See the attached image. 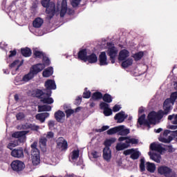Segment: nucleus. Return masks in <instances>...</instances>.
Masks as SVG:
<instances>
[{
	"instance_id": "1",
	"label": "nucleus",
	"mask_w": 177,
	"mask_h": 177,
	"mask_svg": "<svg viewBox=\"0 0 177 177\" xmlns=\"http://www.w3.org/2000/svg\"><path fill=\"white\" fill-rule=\"evenodd\" d=\"M42 62L43 64H36L30 67L29 73L25 75L22 78L24 82H28V81L32 80L35 75H37L39 73H41L45 67L50 65V59L45 55L42 57Z\"/></svg>"
},
{
	"instance_id": "2",
	"label": "nucleus",
	"mask_w": 177,
	"mask_h": 177,
	"mask_svg": "<svg viewBox=\"0 0 177 177\" xmlns=\"http://www.w3.org/2000/svg\"><path fill=\"white\" fill-rule=\"evenodd\" d=\"M156 120L157 112L153 111L148 114L147 119H146V114H142L141 116H140L138 119V124H139L140 127L144 125V127H147V128L150 129L151 125L156 124Z\"/></svg>"
},
{
	"instance_id": "3",
	"label": "nucleus",
	"mask_w": 177,
	"mask_h": 177,
	"mask_svg": "<svg viewBox=\"0 0 177 177\" xmlns=\"http://www.w3.org/2000/svg\"><path fill=\"white\" fill-rule=\"evenodd\" d=\"M41 6L43 8H46V12L48 15V20H52L56 12H59V9L56 10V4L55 2L50 1V0H41Z\"/></svg>"
},
{
	"instance_id": "4",
	"label": "nucleus",
	"mask_w": 177,
	"mask_h": 177,
	"mask_svg": "<svg viewBox=\"0 0 177 177\" xmlns=\"http://www.w3.org/2000/svg\"><path fill=\"white\" fill-rule=\"evenodd\" d=\"M35 95L37 99H40V102L44 104H52L55 102L53 98L50 97L52 93H45L44 91L37 88L35 91Z\"/></svg>"
},
{
	"instance_id": "5",
	"label": "nucleus",
	"mask_w": 177,
	"mask_h": 177,
	"mask_svg": "<svg viewBox=\"0 0 177 177\" xmlns=\"http://www.w3.org/2000/svg\"><path fill=\"white\" fill-rule=\"evenodd\" d=\"M38 146V142H34L31 144V158L33 165H38L41 162V156L39 155V149L37 148Z\"/></svg>"
},
{
	"instance_id": "6",
	"label": "nucleus",
	"mask_w": 177,
	"mask_h": 177,
	"mask_svg": "<svg viewBox=\"0 0 177 177\" xmlns=\"http://www.w3.org/2000/svg\"><path fill=\"white\" fill-rule=\"evenodd\" d=\"M158 173L165 177H176L177 174L175 171L165 165H161L158 167Z\"/></svg>"
},
{
	"instance_id": "7",
	"label": "nucleus",
	"mask_w": 177,
	"mask_h": 177,
	"mask_svg": "<svg viewBox=\"0 0 177 177\" xmlns=\"http://www.w3.org/2000/svg\"><path fill=\"white\" fill-rule=\"evenodd\" d=\"M140 169L141 172H145V171H146L147 169V171L148 172H150V174H154V172H156V164L151 163L150 162H147L145 165V158H141Z\"/></svg>"
},
{
	"instance_id": "8",
	"label": "nucleus",
	"mask_w": 177,
	"mask_h": 177,
	"mask_svg": "<svg viewBox=\"0 0 177 177\" xmlns=\"http://www.w3.org/2000/svg\"><path fill=\"white\" fill-rule=\"evenodd\" d=\"M106 53L108 56H109V59L111 60V63L112 64H114L115 63V58L117 57V55H118V48H117L114 46H109L106 50Z\"/></svg>"
},
{
	"instance_id": "9",
	"label": "nucleus",
	"mask_w": 177,
	"mask_h": 177,
	"mask_svg": "<svg viewBox=\"0 0 177 177\" xmlns=\"http://www.w3.org/2000/svg\"><path fill=\"white\" fill-rule=\"evenodd\" d=\"M10 165L12 171H14V172H17V174H19V172H21V171L26 168V165H24V162L19 160H13Z\"/></svg>"
},
{
	"instance_id": "10",
	"label": "nucleus",
	"mask_w": 177,
	"mask_h": 177,
	"mask_svg": "<svg viewBox=\"0 0 177 177\" xmlns=\"http://www.w3.org/2000/svg\"><path fill=\"white\" fill-rule=\"evenodd\" d=\"M57 149L61 150V151H66L67 149H68V143H67V140L64 139L63 137H59L57 141Z\"/></svg>"
},
{
	"instance_id": "11",
	"label": "nucleus",
	"mask_w": 177,
	"mask_h": 177,
	"mask_svg": "<svg viewBox=\"0 0 177 177\" xmlns=\"http://www.w3.org/2000/svg\"><path fill=\"white\" fill-rule=\"evenodd\" d=\"M44 86L46 88L42 89L43 92L52 93V90L56 89V83H55L54 80H48L46 81Z\"/></svg>"
},
{
	"instance_id": "12",
	"label": "nucleus",
	"mask_w": 177,
	"mask_h": 177,
	"mask_svg": "<svg viewBox=\"0 0 177 177\" xmlns=\"http://www.w3.org/2000/svg\"><path fill=\"white\" fill-rule=\"evenodd\" d=\"M11 156L14 158H24V151L23 147H19L17 149H14L11 151Z\"/></svg>"
},
{
	"instance_id": "13",
	"label": "nucleus",
	"mask_w": 177,
	"mask_h": 177,
	"mask_svg": "<svg viewBox=\"0 0 177 177\" xmlns=\"http://www.w3.org/2000/svg\"><path fill=\"white\" fill-rule=\"evenodd\" d=\"M149 149L152 151H158V153H162V151L165 150V148L162 147L161 144H157L156 142L151 143L149 146Z\"/></svg>"
},
{
	"instance_id": "14",
	"label": "nucleus",
	"mask_w": 177,
	"mask_h": 177,
	"mask_svg": "<svg viewBox=\"0 0 177 177\" xmlns=\"http://www.w3.org/2000/svg\"><path fill=\"white\" fill-rule=\"evenodd\" d=\"M102 157L105 161L110 162V160H111V149H110V147L104 148Z\"/></svg>"
},
{
	"instance_id": "15",
	"label": "nucleus",
	"mask_w": 177,
	"mask_h": 177,
	"mask_svg": "<svg viewBox=\"0 0 177 177\" xmlns=\"http://www.w3.org/2000/svg\"><path fill=\"white\" fill-rule=\"evenodd\" d=\"M98 60L100 62V66H107L109 62H107V55H106V52H101L99 57Z\"/></svg>"
},
{
	"instance_id": "16",
	"label": "nucleus",
	"mask_w": 177,
	"mask_h": 177,
	"mask_svg": "<svg viewBox=\"0 0 177 177\" xmlns=\"http://www.w3.org/2000/svg\"><path fill=\"white\" fill-rule=\"evenodd\" d=\"M127 57H129V51L127 49L121 50L119 53L118 60L124 62Z\"/></svg>"
},
{
	"instance_id": "17",
	"label": "nucleus",
	"mask_w": 177,
	"mask_h": 177,
	"mask_svg": "<svg viewBox=\"0 0 177 177\" xmlns=\"http://www.w3.org/2000/svg\"><path fill=\"white\" fill-rule=\"evenodd\" d=\"M115 44L117 43L114 37L110 38V37H108L101 39V45H115Z\"/></svg>"
},
{
	"instance_id": "18",
	"label": "nucleus",
	"mask_w": 177,
	"mask_h": 177,
	"mask_svg": "<svg viewBox=\"0 0 177 177\" xmlns=\"http://www.w3.org/2000/svg\"><path fill=\"white\" fill-rule=\"evenodd\" d=\"M148 155L149 156L151 160H152L155 162H157V164H160L161 162V155L153 153L151 151H149L148 153Z\"/></svg>"
},
{
	"instance_id": "19",
	"label": "nucleus",
	"mask_w": 177,
	"mask_h": 177,
	"mask_svg": "<svg viewBox=\"0 0 177 177\" xmlns=\"http://www.w3.org/2000/svg\"><path fill=\"white\" fill-rule=\"evenodd\" d=\"M50 114L48 112L37 113L35 116L36 120H38L41 124L45 122V120L49 117Z\"/></svg>"
},
{
	"instance_id": "20",
	"label": "nucleus",
	"mask_w": 177,
	"mask_h": 177,
	"mask_svg": "<svg viewBox=\"0 0 177 177\" xmlns=\"http://www.w3.org/2000/svg\"><path fill=\"white\" fill-rule=\"evenodd\" d=\"M125 118H127V117H125V112L122 111L116 113L114 117V120H116L118 121L117 122L119 124L124 122V121H125Z\"/></svg>"
},
{
	"instance_id": "21",
	"label": "nucleus",
	"mask_w": 177,
	"mask_h": 177,
	"mask_svg": "<svg viewBox=\"0 0 177 177\" xmlns=\"http://www.w3.org/2000/svg\"><path fill=\"white\" fill-rule=\"evenodd\" d=\"M168 114H169V108H166L164 111L159 110L158 113H156V118H158V120H162L164 115H168Z\"/></svg>"
},
{
	"instance_id": "22",
	"label": "nucleus",
	"mask_w": 177,
	"mask_h": 177,
	"mask_svg": "<svg viewBox=\"0 0 177 177\" xmlns=\"http://www.w3.org/2000/svg\"><path fill=\"white\" fill-rule=\"evenodd\" d=\"M66 117L64 112L57 111L55 113V118L57 122H63V118Z\"/></svg>"
},
{
	"instance_id": "23",
	"label": "nucleus",
	"mask_w": 177,
	"mask_h": 177,
	"mask_svg": "<svg viewBox=\"0 0 177 177\" xmlns=\"http://www.w3.org/2000/svg\"><path fill=\"white\" fill-rule=\"evenodd\" d=\"M88 52H86V49H82L78 53V59L80 60H83V62H86V59L88 57Z\"/></svg>"
},
{
	"instance_id": "24",
	"label": "nucleus",
	"mask_w": 177,
	"mask_h": 177,
	"mask_svg": "<svg viewBox=\"0 0 177 177\" xmlns=\"http://www.w3.org/2000/svg\"><path fill=\"white\" fill-rule=\"evenodd\" d=\"M43 24L44 19L41 17L36 18L32 22V26L35 27V28H39L42 26Z\"/></svg>"
},
{
	"instance_id": "25",
	"label": "nucleus",
	"mask_w": 177,
	"mask_h": 177,
	"mask_svg": "<svg viewBox=\"0 0 177 177\" xmlns=\"http://www.w3.org/2000/svg\"><path fill=\"white\" fill-rule=\"evenodd\" d=\"M67 13V1L63 0L62 3V8L60 11V17H64Z\"/></svg>"
},
{
	"instance_id": "26",
	"label": "nucleus",
	"mask_w": 177,
	"mask_h": 177,
	"mask_svg": "<svg viewBox=\"0 0 177 177\" xmlns=\"http://www.w3.org/2000/svg\"><path fill=\"white\" fill-rule=\"evenodd\" d=\"M86 62H88L91 64H93L97 62V55L95 53H91L90 55H87Z\"/></svg>"
},
{
	"instance_id": "27",
	"label": "nucleus",
	"mask_w": 177,
	"mask_h": 177,
	"mask_svg": "<svg viewBox=\"0 0 177 177\" xmlns=\"http://www.w3.org/2000/svg\"><path fill=\"white\" fill-rule=\"evenodd\" d=\"M28 131H17L12 134V138H15V139H19V138H23V136H26L27 133H28Z\"/></svg>"
},
{
	"instance_id": "28",
	"label": "nucleus",
	"mask_w": 177,
	"mask_h": 177,
	"mask_svg": "<svg viewBox=\"0 0 177 177\" xmlns=\"http://www.w3.org/2000/svg\"><path fill=\"white\" fill-rule=\"evenodd\" d=\"M133 64V59L132 58H128L125 60H123L122 62V68H128L129 66H132Z\"/></svg>"
},
{
	"instance_id": "29",
	"label": "nucleus",
	"mask_w": 177,
	"mask_h": 177,
	"mask_svg": "<svg viewBox=\"0 0 177 177\" xmlns=\"http://www.w3.org/2000/svg\"><path fill=\"white\" fill-rule=\"evenodd\" d=\"M52 106L50 105L44 104V105H39L38 106V112L42 113L43 111H51Z\"/></svg>"
},
{
	"instance_id": "30",
	"label": "nucleus",
	"mask_w": 177,
	"mask_h": 177,
	"mask_svg": "<svg viewBox=\"0 0 177 177\" xmlns=\"http://www.w3.org/2000/svg\"><path fill=\"white\" fill-rule=\"evenodd\" d=\"M53 74V68L52 66H50L46 69H45L42 73L43 77H44V78H48L50 77V75H52Z\"/></svg>"
},
{
	"instance_id": "31",
	"label": "nucleus",
	"mask_w": 177,
	"mask_h": 177,
	"mask_svg": "<svg viewBox=\"0 0 177 177\" xmlns=\"http://www.w3.org/2000/svg\"><path fill=\"white\" fill-rule=\"evenodd\" d=\"M103 94L101 92L97 91L92 94L91 98L90 99L91 101L92 100H100L102 99Z\"/></svg>"
},
{
	"instance_id": "32",
	"label": "nucleus",
	"mask_w": 177,
	"mask_h": 177,
	"mask_svg": "<svg viewBox=\"0 0 177 177\" xmlns=\"http://www.w3.org/2000/svg\"><path fill=\"white\" fill-rule=\"evenodd\" d=\"M20 63V64H19ZM23 65V62H20L19 59L15 60L11 64L9 65L10 68H15L16 66H17L16 68V71L20 68L21 66Z\"/></svg>"
},
{
	"instance_id": "33",
	"label": "nucleus",
	"mask_w": 177,
	"mask_h": 177,
	"mask_svg": "<svg viewBox=\"0 0 177 177\" xmlns=\"http://www.w3.org/2000/svg\"><path fill=\"white\" fill-rule=\"evenodd\" d=\"M120 131L121 130L118 126L109 129L106 131V133L107 135H115V133H119Z\"/></svg>"
},
{
	"instance_id": "34",
	"label": "nucleus",
	"mask_w": 177,
	"mask_h": 177,
	"mask_svg": "<svg viewBox=\"0 0 177 177\" xmlns=\"http://www.w3.org/2000/svg\"><path fill=\"white\" fill-rule=\"evenodd\" d=\"M120 131H119L118 135L120 136H127L129 133V129H124V126H119Z\"/></svg>"
},
{
	"instance_id": "35",
	"label": "nucleus",
	"mask_w": 177,
	"mask_h": 177,
	"mask_svg": "<svg viewBox=\"0 0 177 177\" xmlns=\"http://www.w3.org/2000/svg\"><path fill=\"white\" fill-rule=\"evenodd\" d=\"M21 53L22 55L24 56V57H30V56H31V49L28 48H22L21 50Z\"/></svg>"
},
{
	"instance_id": "36",
	"label": "nucleus",
	"mask_w": 177,
	"mask_h": 177,
	"mask_svg": "<svg viewBox=\"0 0 177 177\" xmlns=\"http://www.w3.org/2000/svg\"><path fill=\"white\" fill-rule=\"evenodd\" d=\"M129 146H130L129 144H128L127 142L122 143V144H118L116 145L115 149L118 151H121V150H124V149H128V147H129Z\"/></svg>"
},
{
	"instance_id": "37",
	"label": "nucleus",
	"mask_w": 177,
	"mask_h": 177,
	"mask_svg": "<svg viewBox=\"0 0 177 177\" xmlns=\"http://www.w3.org/2000/svg\"><path fill=\"white\" fill-rule=\"evenodd\" d=\"M33 55L35 56V59H42L45 56V54L42 51L34 50Z\"/></svg>"
},
{
	"instance_id": "38",
	"label": "nucleus",
	"mask_w": 177,
	"mask_h": 177,
	"mask_svg": "<svg viewBox=\"0 0 177 177\" xmlns=\"http://www.w3.org/2000/svg\"><path fill=\"white\" fill-rule=\"evenodd\" d=\"M102 100H104L105 103H111V102H113V97L109 93H105L102 95Z\"/></svg>"
},
{
	"instance_id": "39",
	"label": "nucleus",
	"mask_w": 177,
	"mask_h": 177,
	"mask_svg": "<svg viewBox=\"0 0 177 177\" xmlns=\"http://www.w3.org/2000/svg\"><path fill=\"white\" fill-rule=\"evenodd\" d=\"M143 56H145V53H143L142 51H140L137 53H135L133 57L136 62H139V60H141Z\"/></svg>"
},
{
	"instance_id": "40",
	"label": "nucleus",
	"mask_w": 177,
	"mask_h": 177,
	"mask_svg": "<svg viewBox=\"0 0 177 177\" xmlns=\"http://www.w3.org/2000/svg\"><path fill=\"white\" fill-rule=\"evenodd\" d=\"M160 142H162V143H171L172 140H174V138L172 136H169L168 138H165L164 137H160L159 138Z\"/></svg>"
},
{
	"instance_id": "41",
	"label": "nucleus",
	"mask_w": 177,
	"mask_h": 177,
	"mask_svg": "<svg viewBox=\"0 0 177 177\" xmlns=\"http://www.w3.org/2000/svg\"><path fill=\"white\" fill-rule=\"evenodd\" d=\"M170 103H172L171 102L170 98L166 99L163 104V110H165V109H169V112L170 113L171 111V105L169 104Z\"/></svg>"
},
{
	"instance_id": "42",
	"label": "nucleus",
	"mask_w": 177,
	"mask_h": 177,
	"mask_svg": "<svg viewBox=\"0 0 177 177\" xmlns=\"http://www.w3.org/2000/svg\"><path fill=\"white\" fill-rule=\"evenodd\" d=\"M115 142V138H111L105 140L104 145L105 147H110L113 145V143Z\"/></svg>"
},
{
	"instance_id": "43",
	"label": "nucleus",
	"mask_w": 177,
	"mask_h": 177,
	"mask_svg": "<svg viewBox=\"0 0 177 177\" xmlns=\"http://www.w3.org/2000/svg\"><path fill=\"white\" fill-rule=\"evenodd\" d=\"M125 143H127L128 145H129L130 143L131 145H138V143H139V140L128 137V139L125 141Z\"/></svg>"
},
{
	"instance_id": "44",
	"label": "nucleus",
	"mask_w": 177,
	"mask_h": 177,
	"mask_svg": "<svg viewBox=\"0 0 177 177\" xmlns=\"http://www.w3.org/2000/svg\"><path fill=\"white\" fill-rule=\"evenodd\" d=\"M78 157H80V150H78V149L73 150L72 151L71 159L72 160H77V159H78Z\"/></svg>"
},
{
	"instance_id": "45",
	"label": "nucleus",
	"mask_w": 177,
	"mask_h": 177,
	"mask_svg": "<svg viewBox=\"0 0 177 177\" xmlns=\"http://www.w3.org/2000/svg\"><path fill=\"white\" fill-rule=\"evenodd\" d=\"M109 107L110 104H107V102H102L100 104V109H101V110H104V111Z\"/></svg>"
},
{
	"instance_id": "46",
	"label": "nucleus",
	"mask_w": 177,
	"mask_h": 177,
	"mask_svg": "<svg viewBox=\"0 0 177 177\" xmlns=\"http://www.w3.org/2000/svg\"><path fill=\"white\" fill-rule=\"evenodd\" d=\"M103 113L105 117H110L113 114V110L109 107L104 110Z\"/></svg>"
},
{
	"instance_id": "47",
	"label": "nucleus",
	"mask_w": 177,
	"mask_h": 177,
	"mask_svg": "<svg viewBox=\"0 0 177 177\" xmlns=\"http://www.w3.org/2000/svg\"><path fill=\"white\" fill-rule=\"evenodd\" d=\"M29 129H30V131H35L37 132L39 129V126L35 124L29 123Z\"/></svg>"
},
{
	"instance_id": "48",
	"label": "nucleus",
	"mask_w": 177,
	"mask_h": 177,
	"mask_svg": "<svg viewBox=\"0 0 177 177\" xmlns=\"http://www.w3.org/2000/svg\"><path fill=\"white\" fill-rule=\"evenodd\" d=\"M139 151H134L131 153L130 158H131L132 160H138V158H139Z\"/></svg>"
},
{
	"instance_id": "49",
	"label": "nucleus",
	"mask_w": 177,
	"mask_h": 177,
	"mask_svg": "<svg viewBox=\"0 0 177 177\" xmlns=\"http://www.w3.org/2000/svg\"><path fill=\"white\" fill-rule=\"evenodd\" d=\"M177 99V92H174L170 95V100L171 103H175V101Z\"/></svg>"
},
{
	"instance_id": "50",
	"label": "nucleus",
	"mask_w": 177,
	"mask_h": 177,
	"mask_svg": "<svg viewBox=\"0 0 177 177\" xmlns=\"http://www.w3.org/2000/svg\"><path fill=\"white\" fill-rule=\"evenodd\" d=\"M48 142V139L46 138H41L39 139V144L44 147H46V142Z\"/></svg>"
},
{
	"instance_id": "51",
	"label": "nucleus",
	"mask_w": 177,
	"mask_h": 177,
	"mask_svg": "<svg viewBox=\"0 0 177 177\" xmlns=\"http://www.w3.org/2000/svg\"><path fill=\"white\" fill-rule=\"evenodd\" d=\"M25 115L24 113L19 112L16 115V118L17 121H21L24 118Z\"/></svg>"
},
{
	"instance_id": "52",
	"label": "nucleus",
	"mask_w": 177,
	"mask_h": 177,
	"mask_svg": "<svg viewBox=\"0 0 177 177\" xmlns=\"http://www.w3.org/2000/svg\"><path fill=\"white\" fill-rule=\"evenodd\" d=\"M65 113L66 114V118H68L69 117H71L72 114H74V110L67 109L66 111H65Z\"/></svg>"
},
{
	"instance_id": "53",
	"label": "nucleus",
	"mask_w": 177,
	"mask_h": 177,
	"mask_svg": "<svg viewBox=\"0 0 177 177\" xmlns=\"http://www.w3.org/2000/svg\"><path fill=\"white\" fill-rule=\"evenodd\" d=\"M81 0H72L71 5L73 8H77L80 5Z\"/></svg>"
},
{
	"instance_id": "54",
	"label": "nucleus",
	"mask_w": 177,
	"mask_h": 177,
	"mask_svg": "<svg viewBox=\"0 0 177 177\" xmlns=\"http://www.w3.org/2000/svg\"><path fill=\"white\" fill-rule=\"evenodd\" d=\"M133 151H135V149H127L124 151L123 154L124 156H129V154H132V153H133Z\"/></svg>"
},
{
	"instance_id": "55",
	"label": "nucleus",
	"mask_w": 177,
	"mask_h": 177,
	"mask_svg": "<svg viewBox=\"0 0 177 177\" xmlns=\"http://www.w3.org/2000/svg\"><path fill=\"white\" fill-rule=\"evenodd\" d=\"M83 97L84 99H89L91 97V91H86L83 93Z\"/></svg>"
},
{
	"instance_id": "56",
	"label": "nucleus",
	"mask_w": 177,
	"mask_h": 177,
	"mask_svg": "<svg viewBox=\"0 0 177 177\" xmlns=\"http://www.w3.org/2000/svg\"><path fill=\"white\" fill-rule=\"evenodd\" d=\"M120 110H121V106L118 105V104H115L113 107V113H117L118 111H120Z\"/></svg>"
},
{
	"instance_id": "57",
	"label": "nucleus",
	"mask_w": 177,
	"mask_h": 177,
	"mask_svg": "<svg viewBox=\"0 0 177 177\" xmlns=\"http://www.w3.org/2000/svg\"><path fill=\"white\" fill-rule=\"evenodd\" d=\"M91 156H93V158H99V157H100V153L96 151H93L91 152Z\"/></svg>"
},
{
	"instance_id": "58",
	"label": "nucleus",
	"mask_w": 177,
	"mask_h": 177,
	"mask_svg": "<svg viewBox=\"0 0 177 177\" xmlns=\"http://www.w3.org/2000/svg\"><path fill=\"white\" fill-rule=\"evenodd\" d=\"M21 129H23V130L30 129V123H25L22 124L21 127Z\"/></svg>"
},
{
	"instance_id": "59",
	"label": "nucleus",
	"mask_w": 177,
	"mask_h": 177,
	"mask_svg": "<svg viewBox=\"0 0 177 177\" xmlns=\"http://www.w3.org/2000/svg\"><path fill=\"white\" fill-rule=\"evenodd\" d=\"M15 146H16V144H15L13 142H10L7 145V149H9L10 150H11L12 151V150L14 149L13 147H15Z\"/></svg>"
},
{
	"instance_id": "60",
	"label": "nucleus",
	"mask_w": 177,
	"mask_h": 177,
	"mask_svg": "<svg viewBox=\"0 0 177 177\" xmlns=\"http://www.w3.org/2000/svg\"><path fill=\"white\" fill-rule=\"evenodd\" d=\"M55 136V134L52 131H49L47 133L46 138L47 139H52Z\"/></svg>"
},
{
	"instance_id": "61",
	"label": "nucleus",
	"mask_w": 177,
	"mask_h": 177,
	"mask_svg": "<svg viewBox=\"0 0 177 177\" xmlns=\"http://www.w3.org/2000/svg\"><path fill=\"white\" fill-rule=\"evenodd\" d=\"M110 127L109 126H103L101 129L98 130V132H104V131H107Z\"/></svg>"
},
{
	"instance_id": "62",
	"label": "nucleus",
	"mask_w": 177,
	"mask_h": 177,
	"mask_svg": "<svg viewBox=\"0 0 177 177\" xmlns=\"http://www.w3.org/2000/svg\"><path fill=\"white\" fill-rule=\"evenodd\" d=\"M48 127L49 128H53L55 127V121L53 120H49L48 123Z\"/></svg>"
},
{
	"instance_id": "63",
	"label": "nucleus",
	"mask_w": 177,
	"mask_h": 177,
	"mask_svg": "<svg viewBox=\"0 0 177 177\" xmlns=\"http://www.w3.org/2000/svg\"><path fill=\"white\" fill-rule=\"evenodd\" d=\"M10 55H9V57H13V56H16L17 52L16 51V50H10Z\"/></svg>"
},
{
	"instance_id": "64",
	"label": "nucleus",
	"mask_w": 177,
	"mask_h": 177,
	"mask_svg": "<svg viewBox=\"0 0 177 177\" xmlns=\"http://www.w3.org/2000/svg\"><path fill=\"white\" fill-rule=\"evenodd\" d=\"M170 132H171V131H169V130H165L162 135L164 138H167V136H168V135H169Z\"/></svg>"
}]
</instances>
